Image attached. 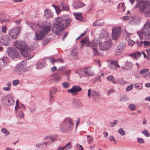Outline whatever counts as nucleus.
<instances>
[{"label":"nucleus","mask_w":150,"mask_h":150,"mask_svg":"<svg viewBox=\"0 0 150 150\" xmlns=\"http://www.w3.org/2000/svg\"><path fill=\"white\" fill-rule=\"evenodd\" d=\"M75 73L78 74L80 78L84 76H92L94 74L93 69L91 66L79 69L75 71Z\"/></svg>","instance_id":"obj_1"},{"label":"nucleus","mask_w":150,"mask_h":150,"mask_svg":"<svg viewBox=\"0 0 150 150\" xmlns=\"http://www.w3.org/2000/svg\"><path fill=\"white\" fill-rule=\"evenodd\" d=\"M139 11L145 17H150V1H146L144 3L139 5Z\"/></svg>","instance_id":"obj_2"},{"label":"nucleus","mask_w":150,"mask_h":150,"mask_svg":"<svg viewBox=\"0 0 150 150\" xmlns=\"http://www.w3.org/2000/svg\"><path fill=\"white\" fill-rule=\"evenodd\" d=\"M61 19H58L56 18L52 26V31L56 34H59L65 28V26L62 25L59 22Z\"/></svg>","instance_id":"obj_3"},{"label":"nucleus","mask_w":150,"mask_h":150,"mask_svg":"<svg viewBox=\"0 0 150 150\" xmlns=\"http://www.w3.org/2000/svg\"><path fill=\"white\" fill-rule=\"evenodd\" d=\"M51 27L50 25H43L40 30L35 32V38L36 40L42 39L45 35L50 30Z\"/></svg>","instance_id":"obj_4"},{"label":"nucleus","mask_w":150,"mask_h":150,"mask_svg":"<svg viewBox=\"0 0 150 150\" xmlns=\"http://www.w3.org/2000/svg\"><path fill=\"white\" fill-rule=\"evenodd\" d=\"M141 39L143 38V36L145 35L150 36V23L147 21L143 28V30L137 33Z\"/></svg>","instance_id":"obj_5"},{"label":"nucleus","mask_w":150,"mask_h":150,"mask_svg":"<svg viewBox=\"0 0 150 150\" xmlns=\"http://www.w3.org/2000/svg\"><path fill=\"white\" fill-rule=\"evenodd\" d=\"M2 100L5 102L6 105L8 106L13 105L15 103L13 97L10 94L7 95L3 97Z\"/></svg>","instance_id":"obj_6"},{"label":"nucleus","mask_w":150,"mask_h":150,"mask_svg":"<svg viewBox=\"0 0 150 150\" xmlns=\"http://www.w3.org/2000/svg\"><path fill=\"white\" fill-rule=\"evenodd\" d=\"M6 51L9 57L12 58L17 57L19 54V52L14 47H8Z\"/></svg>","instance_id":"obj_7"},{"label":"nucleus","mask_w":150,"mask_h":150,"mask_svg":"<svg viewBox=\"0 0 150 150\" xmlns=\"http://www.w3.org/2000/svg\"><path fill=\"white\" fill-rule=\"evenodd\" d=\"M88 96L89 98H90L91 96L92 98L95 101L98 102L99 100L100 96L99 93L95 91H91V89L90 88L88 91Z\"/></svg>","instance_id":"obj_8"},{"label":"nucleus","mask_w":150,"mask_h":150,"mask_svg":"<svg viewBox=\"0 0 150 150\" xmlns=\"http://www.w3.org/2000/svg\"><path fill=\"white\" fill-rule=\"evenodd\" d=\"M73 125V124L71 120L67 118L64 120L62 126V128L65 130H69L71 129Z\"/></svg>","instance_id":"obj_9"},{"label":"nucleus","mask_w":150,"mask_h":150,"mask_svg":"<svg viewBox=\"0 0 150 150\" xmlns=\"http://www.w3.org/2000/svg\"><path fill=\"white\" fill-rule=\"evenodd\" d=\"M20 27L19 26L15 28L10 30L8 32V34L13 39H16L20 31Z\"/></svg>","instance_id":"obj_10"},{"label":"nucleus","mask_w":150,"mask_h":150,"mask_svg":"<svg viewBox=\"0 0 150 150\" xmlns=\"http://www.w3.org/2000/svg\"><path fill=\"white\" fill-rule=\"evenodd\" d=\"M0 43L5 46H8L11 43L9 38L7 35H2L0 36Z\"/></svg>","instance_id":"obj_11"},{"label":"nucleus","mask_w":150,"mask_h":150,"mask_svg":"<svg viewBox=\"0 0 150 150\" xmlns=\"http://www.w3.org/2000/svg\"><path fill=\"white\" fill-rule=\"evenodd\" d=\"M26 23L29 26L31 27L34 31L38 30L39 29L42 28L43 25H44L43 23H38V24H37L34 23H30L27 21L26 22Z\"/></svg>","instance_id":"obj_12"},{"label":"nucleus","mask_w":150,"mask_h":150,"mask_svg":"<svg viewBox=\"0 0 150 150\" xmlns=\"http://www.w3.org/2000/svg\"><path fill=\"white\" fill-rule=\"evenodd\" d=\"M121 27H118L112 29V39L114 40H116L120 34Z\"/></svg>","instance_id":"obj_13"},{"label":"nucleus","mask_w":150,"mask_h":150,"mask_svg":"<svg viewBox=\"0 0 150 150\" xmlns=\"http://www.w3.org/2000/svg\"><path fill=\"white\" fill-rule=\"evenodd\" d=\"M82 88L79 86H73L71 88L68 89L67 91L69 93L73 94V95H76L78 93L82 90Z\"/></svg>","instance_id":"obj_14"},{"label":"nucleus","mask_w":150,"mask_h":150,"mask_svg":"<svg viewBox=\"0 0 150 150\" xmlns=\"http://www.w3.org/2000/svg\"><path fill=\"white\" fill-rule=\"evenodd\" d=\"M139 73L145 79L148 80L150 79V72L148 69H142Z\"/></svg>","instance_id":"obj_15"},{"label":"nucleus","mask_w":150,"mask_h":150,"mask_svg":"<svg viewBox=\"0 0 150 150\" xmlns=\"http://www.w3.org/2000/svg\"><path fill=\"white\" fill-rule=\"evenodd\" d=\"M20 51L22 55L24 57L28 56L30 52L29 47H17Z\"/></svg>","instance_id":"obj_16"},{"label":"nucleus","mask_w":150,"mask_h":150,"mask_svg":"<svg viewBox=\"0 0 150 150\" xmlns=\"http://www.w3.org/2000/svg\"><path fill=\"white\" fill-rule=\"evenodd\" d=\"M81 45V46H86L89 47L91 46V42L88 37L86 35L80 41Z\"/></svg>","instance_id":"obj_17"},{"label":"nucleus","mask_w":150,"mask_h":150,"mask_svg":"<svg viewBox=\"0 0 150 150\" xmlns=\"http://www.w3.org/2000/svg\"><path fill=\"white\" fill-rule=\"evenodd\" d=\"M15 47H28V45L26 42L24 41L16 40L13 42Z\"/></svg>","instance_id":"obj_18"},{"label":"nucleus","mask_w":150,"mask_h":150,"mask_svg":"<svg viewBox=\"0 0 150 150\" xmlns=\"http://www.w3.org/2000/svg\"><path fill=\"white\" fill-rule=\"evenodd\" d=\"M8 58L7 57H4L0 59V71L1 70L4 68L6 64L8 62Z\"/></svg>","instance_id":"obj_19"},{"label":"nucleus","mask_w":150,"mask_h":150,"mask_svg":"<svg viewBox=\"0 0 150 150\" xmlns=\"http://www.w3.org/2000/svg\"><path fill=\"white\" fill-rule=\"evenodd\" d=\"M57 18L58 19H61L59 22L61 24L63 25L66 28L68 25L70 23L71 21V19L70 18H68L66 19H63L62 18L60 17H57Z\"/></svg>","instance_id":"obj_20"},{"label":"nucleus","mask_w":150,"mask_h":150,"mask_svg":"<svg viewBox=\"0 0 150 150\" xmlns=\"http://www.w3.org/2000/svg\"><path fill=\"white\" fill-rule=\"evenodd\" d=\"M44 16L47 19L50 18H52L53 16V14L52 12L49 9H45L44 11Z\"/></svg>","instance_id":"obj_21"},{"label":"nucleus","mask_w":150,"mask_h":150,"mask_svg":"<svg viewBox=\"0 0 150 150\" xmlns=\"http://www.w3.org/2000/svg\"><path fill=\"white\" fill-rule=\"evenodd\" d=\"M52 76L54 77L52 80H54L55 82H57L61 80V75L59 74L58 73H55L52 75Z\"/></svg>","instance_id":"obj_22"},{"label":"nucleus","mask_w":150,"mask_h":150,"mask_svg":"<svg viewBox=\"0 0 150 150\" xmlns=\"http://www.w3.org/2000/svg\"><path fill=\"white\" fill-rule=\"evenodd\" d=\"M132 66L133 64L131 62L127 61L122 68L125 70H128L132 68Z\"/></svg>","instance_id":"obj_23"},{"label":"nucleus","mask_w":150,"mask_h":150,"mask_svg":"<svg viewBox=\"0 0 150 150\" xmlns=\"http://www.w3.org/2000/svg\"><path fill=\"white\" fill-rule=\"evenodd\" d=\"M78 50L76 47H73L71 52L72 56L74 59H76L78 57L77 56Z\"/></svg>","instance_id":"obj_24"},{"label":"nucleus","mask_w":150,"mask_h":150,"mask_svg":"<svg viewBox=\"0 0 150 150\" xmlns=\"http://www.w3.org/2000/svg\"><path fill=\"white\" fill-rule=\"evenodd\" d=\"M104 23V21L103 19H100L97 20L93 23V26H101L103 25Z\"/></svg>","instance_id":"obj_25"},{"label":"nucleus","mask_w":150,"mask_h":150,"mask_svg":"<svg viewBox=\"0 0 150 150\" xmlns=\"http://www.w3.org/2000/svg\"><path fill=\"white\" fill-rule=\"evenodd\" d=\"M120 66L118 64L117 61H113L111 63L110 68L112 69H115L117 68L120 67Z\"/></svg>","instance_id":"obj_26"},{"label":"nucleus","mask_w":150,"mask_h":150,"mask_svg":"<svg viewBox=\"0 0 150 150\" xmlns=\"http://www.w3.org/2000/svg\"><path fill=\"white\" fill-rule=\"evenodd\" d=\"M102 43H100V41L96 39H94L92 42V44L91 45L92 47H100Z\"/></svg>","instance_id":"obj_27"},{"label":"nucleus","mask_w":150,"mask_h":150,"mask_svg":"<svg viewBox=\"0 0 150 150\" xmlns=\"http://www.w3.org/2000/svg\"><path fill=\"white\" fill-rule=\"evenodd\" d=\"M60 5L62 11H68L69 10V7L64 3L61 2L60 4Z\"/></svg>","instance_id":"obj_28"},{"label":"nucleus","mask_w":150,"mask_h":150,"mask_svg":"<svg viewBox=\"0 0 150 150\" xmlns=\"http://www.w3.org/2000/svg\"><path fill=\"white\" fill-rule=\"evenodd\" d=\"M73 15L74 16L76 19L81 21H82L83 18L81 13H73Z\"/></svg>","instance_id":"obj_29"},{"label":"nucleus","mask_w":150,"mask_h":150,"mask_svg":"<svg viewBox=\"0 0 150 150\" xmlns=\"http://www.w3.org/2000/svg\"><path fill=\"white\" fill-rule=\"evenodd\" d=\"M144 44V46H149L150 45V42L149 41H141L140 42L138 43V46H143Z\"/></svg>","instance_id":"obj_30"},{"label":"nucleus","mask_w":150,"mask_h":150,"mask_svg":"<svg viewBox=\"0 0 150 150\" xmlns=\"http://www.w3.org/2000/svg\"><path fill=\"white\" fill-rule=\"evenodd\" d=\"M124 47H117L116 49L115 53L116 55H119L124 51Z\"/></svg>","instance_id":"obj_31"},{"label":"nucleus","mask_w":150,"mask_h":150,"mask_svg":"<svg viewBox=\"0 0 150 150\" xmlns=\"http://www.w3.org/2000/svg\"><path fill=\"white\" fill-rule=\"evenodd\" d=\"M112 41L111 40H109L108 41H106L102 43L101 46H105L106 47H109L112 46Z\"/></svg>","instance_id":"obj_32"},{"label":"nucleus","mask_w":150,"mask_h":150,"mask_svg":"<svg viewBox=\"0 0 150 150\" xmlns=\"http://www.w3.org/2000/svg\"><path fill=\"white\" fill-rule=\"evenodd\" d=\"M107 79L108 80L112 82L114 84H116L117 83V81L115 78L112 75H110L108 76L107 77Z\"/></svg>","instance_id":"obj_33"},{"label":"nucleus","mask_w":150,"mask_h":150,"mask_svg":"<svg viewBox=\"0 0 150 150\" xmlns=\"http://www.w3.org/2000/svg\"><path fill=\"white\" fill-rule=\"evenodd\" d=\"M100 54V51L98 47H93V56L98 55Z\"/></svg>","instance_id":"obj_34"},{"label":"nucleus","mask_w":150,"mask_h":150,"mask_svg":"<svg viewBox=\"0 0 150 150\" xmlns=\"http://www.w3.org/2000/svg\"><path fill=\"white\" fill-rule=\"evenodd\" d=\"M35 66L36 68L39 69L44 67L45 66V65L43 63L39 62L36 64Z\"/></svg>","instance_id":"obj_35"},{"label":"nucleus","mask_w":150,"mask_h":150,"mask_svg":"<svg viewBox=\"0 0 150 150\" xmlns=\"http://www.w3.org/2000/svg\"><path fill=\"white\" fill-rule=\"evenodd\" d=\"M120 99L123 102L129 100V98L127 96L124 94H122L120 96Z\"/></svg>","instance_id":"obj_36"},{"label":"nucleus","mask_w":150,"mask_h":150,"mask_svg":"<svg viewBox=\"0 0 150 150\" xmlns=\"http://www.w3.org/2000/svg\"><path fill=\"white\" fill-rule=\"evenodd\" d=\"M85 4L83 3H82L81 2H78L77 4V5H74L73 6V8L75 9H77L79 8L82 7L83 6H85Z\"/></svg>","instance_id":"obj_37"},{"label":"nucleus","mask_w":150,"mask_h":150,"mask_svg":"<svg viewBox=\"0 0 150 150\" xmlns=\"http://www.w3.org/2000/svg\"><path fill=\"white\" fill-rule=\"evenodd\" d=\"M1 131L2 133L5 134V136L6 137L7 136L10 134V132L5 128H1Z\"/></svg>","instance_id":"obj_38"},{"label":"nucleus","mask_w":150,"mask_h":150,"mask_svg":"<svg viewBox=\"0 0 150 150\" xmlns=\"http://www.w3.org/2000/svg\"><path fill=\"white\" fill-rule=\"evenodd\" d=\"M129 108L131 111H134L136 109L135 105L133 103L130 104L129 105Z\"/></svg>","instance_id":"obj_39"},{"label":"nucleus","mask_w":150,"mask_h":150,"mask_svg":"<svg viewBox=\"0 0 150 150\" xmlns=\"http://www.w3.org/2000/svg\"><path fill=\"white\" fill-rule=\"evenodd\" d=\"M118 122V121L117 120H114L113 122H110L109 124V126L111 127H115Z\"/></svg>","instance_id":"obj_40"},{"label":"nucleus","mask_w":150,"mask_h":150,"mask_svg":"<svg viewBox=\"0 0 150 150\" xmlns=\"http://www.w3.org/2000/svg\"><path fill=\"white\" fill-rule=\"evenodd\" d=\"M20 67H19V66L18 65L15 68L14 70L17 73H21V72L23 70L22 69H21Z\"/></svg>","instance_id":"obj_41"},{"label":"nucleus","mask_w":150,"mask_h":150,"mask_svg":"<svg viewBox=\"0 0 150 150\" xmlns=\"http://www.w3.org/2000/svg\"><path fill=\"white\" fill-rule=\"evenodd\" d=\"M63 87L65 88H68L70 86L69 83L68 82H64L62 83Z\"/></svg>","instance_id":"obj_42"},{"label":"nucleus","mask_w":150,"mask_h":150,"mask_svg":"<svg viewBox=\"0 0 150 150\" xmlns=\"http://www.w3.org/2000/svg\"><path fill=\"white\" fill-rule=\"evenodd\" d=\"M64 147L65 150H69L71 149L72 148V146L71 144V142H69L65 146H64Z\"/></svg>","instance_id":"obj_43"},{"label":"nucleus","mask_w":150,"mask_h":150,"mask_svg":"<svg viewBox=\"0 0 150 150\" xmlns=\"http://www.w3.org/2000/svg\"><path fill=\"white\" fill-rule=\"evenodd\" d=\"M102 34L103 38H107L109 36V34L106 30H102Z\"/></svg>","instance_id":"obj_44"},{"label":"nucleus","mask_w":150,"mask_h":150,"mask_svg":"<svg viewBox=\"0 0 150 150\" xmlns=\"http://www.w3.org/2000/svg\"><path fill=\"white\" fill-rule=\"evenodd\" d=\"M118 133L122 136H124L125 134V132L123 129L122 128H120L118 130Z\"/></svg>","instance_id":"obj_45"},{"label":"nucleus","mask_w":150,"mask_h":150,"mask_svg":"<svg viewBox=\"0 0 150 150\" xmlns=\"http://www.w3.org/2000/svg\"><path fill=\"white\" fill-rule=\"evenodd\" d=\"M18 65L23 70V68L26 66V63L24 62H20Z\"/></svg>","instance_id":"obj_46"},{"label":"nucleus","mask_w":150,"mask_h":150,"mask_svg":"<svg viewBox=\"0 0 150 150\" xmlns=\"http://www.w3.org/2000/svg\"><path fill=\"white\" fill-rule=\"evenodd\" d=\"M142 133L147 137H148L150 136L149 134L146 129H144L143 131H142Z\"/></svg>","instance_id":"obj_47"},{"label":"nucleus","mask_w":150,"mask_h":150,"mask_svg":"<svg viewBox=\"0 0 150 150\" xmlns=\"http://www.w3.org/2000/svg\"><path fill=\"white\" fill-rule=\"evenodd\" d=\"M55 10L57 13H60L62 11V8L60 9V7L58 6H57Z\"/></svg>","instance_id":"obj_48"},{"label":"nucleus","mask_w":150,"mask_h":150,"mask_svg":"<svg viewBox=\"0 0 150 150\" xmlns=\"http://www.w3.org/2000/svg\"><path fill=\"white\" fill-rule=\"evenodd\" d=\"M117 81L119 83L122 85L125 83V81L124 80L122 79H119Z\"/></svg>","instance_id":"obj_49"},{"label":"nucleus","mask_w":150,"mask_h":150,"mask_svg":"<svg viewBox=\"0 0 150 150\" xmlns=\"http://www.w3.org/2000/svg\"><path fill=\"white\" fill-rule=\"evenodd\" d=\"M134 86L137 88H139L138 89L141 90L142 88V84L141 83H137L134 84Z\"/></svg>","instance_id":"obj_50"},{"label":"nucleus","mask_w":150,"mask_h":150,"mask_svg":"<svg viewBox=\"0 0 150 150\" xmlns=\"http://www.w3.org/2000/svg\"><path fill=\"white\" fill-rule=\"evenodd\" d=\"M134 44L135 42L132 40H130L128 41V44L130 46H132Z\"/></svg>","instance_id":"obj_51"},{"label":"nucleus","mask_w":150,"mask_h":150,"mask_svg":"<svg viewBox=\"0 0 150 150\" xmlns=\"http://www.w3.org/2000/svg\"><path fill=\"white\" fill-rule=\"evenodd\" d=\"M73 103L76 105H79L80 104V102L79 100L77 99H74L73 101Z\"/></svg>","instance_id":"obj_52"},{"label":"nucleus","mask_w":150,"mask_h":150,"mask_svg":"<svg viewBox=\"0 0 150 150\" xmlns=\"http://www.w3.org/2000/svg\"><path fill=\"white\" fill-rule=\"evenodd\" d=\"M133 88V85L131 84L129 86H127L126 88V90L127 91H128L131 90Z\"/></svg>","instance_id":"obj_53"},{"label":"nucleus","mask_w":150,"mask_h":150,"mask_svg":"<svg viewBox=\"0 0 150 150\" xmlns=\"http://www.w3.org/2000/svg\"><path fill=\"white\" fill-rule=\"evenodd\" d=\"M19 81L18 80H13V85L14 86H16L18 85L19 83Z\"/></svg>","instance_id":"obj_54"},{"label":"nucleus","mask_w":150,"mask_h":150,"mask_svg":"<svg viewBox=\"0 0 150 150\" xmlns=\"http://www.w3.org/2000/svg\"><path fill=\"white\" fill-rule=\"evenodd\" d=\"M49 59L51 61L52 64L53 65L54 64L55 62H57V60L54 59H53L52 57H49Z\"/></svg>","instance_id":"obj_55"},{"label":"nucleus","mask_w":150,"mask_h":150,"mask_svg":"<svg viewBox=\"0 0 150 150\" xmlns=\"http://www.w3.org/2000/svg\"><path fill=\"white\" fill-rule=\"evenodd\" d=\"M18 115L19 117L21 118H24V113L21 111L19 112Z\"/></svg>","instance_id":"obj_56"},{"label":"nucleus","mask_w":150,"mask_h":150,"mask_svg":"<svg viewBox=\"0 0 150 150\" xmlns=\"http://www.w3.org/2000/svg\"><path fill=\"white\" fill-rule=\"evenodd\" d=\"M94 7V5L93 4H90L89 6L88 7V11H91L93 8Z\"/></svg>","instance_id":"obj_57"},{"label":"nucleus","mask_w":150,"mask_h":150,"mask_svg":"<svg viewBox=\"0 0 150 150\" xmlns=\"http://www.w3.org/2000/svg\"><path fill=\"white\" fill-rule=\"evenodd\" d=\"M71 72V70H66L65 72V74L66 75V76H68V79H69V74Z\"/></svg>","instance_id":"obj_58"},{"label":"nucleus","mask_w":150,"mask_h":150,"mask_svg":"<svg viewBox=\"0 0 150 150\" xmlns=\"http://www.w3.org/2000/svg\"><path fill=\"white\" fill-rule=\"evenodd\" d=\"M100 51H107L109 50V47H99Z\"/></svg>","instance_id":"obj_59"},{"label":"nucleus","mask_w":150,"mask_h":150,"mask_svg":"<svg viewBox=\"0 0 150 150\" xmlns=\"http://www.w3.org/2000/svg\"><path fill=\"white\" fill-rule=\"evenodd\" d=\"M7 30V28L5 26H3L1 28L2 31L4 33H6V32Z\"/></svg>","instance_id":"obj_60"},{"label":"nucleus","mask_w":150,"mask_h":150,"mask_svg":"<svg viewBox=\"0 0 150 150\" xmlns=\"http://www.w3.org/2000/svg\"><path fill=\"white\" fill-rule=\"evenodd\" d=\"M146 51L147 54V57L149 58L150 59V48L146 49Z\"/></svg>","instance_id":"obj_61"},{"label":"nucleus","mask_w":150,"mask_h":150,"mask_svg":"<svg viewBox=\"0 0 150 150\" xmlns=\"http://www.w3.org/2000/svg\"><path fill=\"white\" fill-rule=\"evenodd\" d=\"M68 33H69L68 32H66L62 36V40H64L65 38L68 35Z\"/></svg>","instance_id":"obj_62"},{"label":"nucleus","mask_w":150,"mask_h":150,"mask_svg":"<svg viewBox=\"0 0 150 150\" xmlns=\"http://www.w3.org/2000/svg\"><path fill=\"white\" fill-rule=\"evenodd\" d=\"M129 55L132 58L134 57L136 59H137V56H136V54H135V52L132 54H129Z\"/></svg>","instance_id":"obj_63"},{"label":"nucleus","mask_w":150,"mask_h":150,"mask_svg":"<svg viewBox=\"0 0 150 150\" xmlns=\"http://www.w3.org/2000/svg\"><path fill=\"white\" fill-rule=\"evenodd\" d=\"M77 147L78 149L79 150H83V148L82 146L78 144H77Z\"/></svg>","instance_id":"obj_64"}]
</instances>
